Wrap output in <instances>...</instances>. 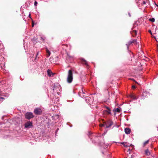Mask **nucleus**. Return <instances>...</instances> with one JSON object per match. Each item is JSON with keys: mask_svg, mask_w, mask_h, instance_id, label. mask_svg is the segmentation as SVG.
I'll use <instances>...</instances> for the list:
<instances>
[{"mask_svg": "<svg viewBox=\"0 0 158 158\" xmlns=\"http://www.w3.org/2000/svg\"><path fill=\"white\" fill-rule=\"evenodd\" d=\"M132 41H129L127 44H126V45L127 46V48H128V46L131 45L132 44Z\"/></svg>", "mask_w": 158, "mask_h": 158, "instance_id": "nucleus-18", "label": "nucleus"}, {"mask_svg": "<svg viewBox=\"0 0 158 158\" xmlns=\"http://www.w3.org/2000/svg\"><path fill=\"white\" fill-rule=\"evenodd\" d=\"M121 143L123 144L124 147H130L131 145V144H130L127 142H122Z\"/></svg>", "mask_w": 158, "mask_h": 158, "instance_id": "nucleus-7", "label": "nucleus"}, {"mask_svg": "<svg viewBox=\"0 0 158 158\" xmlns=\"http://www.w3.org/2000/svg\"><path fill=\"white\" fill-rule=\"evenodd\" d=\"M132 88L133 89H135V85H133L132 86Z\"/></svg>", "mask_w": 158, "mask_h": 158, "instance_id": "nucleus-28", "label": "nucleus"}, {"mask_svg": "<svg viewBox=\"0 0 158 158\" xmlns=\"http://www.w3.org/2000/svg\"><path fill=\"white\" fill-rule=\"evenodd\" d=\"M127 158L126 157V158Z\"/></svg>", "mask_w": 158, "mask_h": 158, "instance_id": "nucleus-35", "label": "nucleus"}, {"mask_svg": "<svg viewBox=\"0 0 158 158\" xmlns=\"http://www.w3.org/2000/svg\"><path fill=\"white\" fill-rule=\"evenodd\" d=\"M149 140H148L145 142L143 143V146H145V145H146V144H148L149 142Z\"/></svg>", "mask_w": 158, "mask_h": 158, "instance_id": "nucleus-20", "label": "nucleus"}, {"mask_svg": "<svg viewBox=\"0 0 158 158\" xmlns=\"http://www.w3.org/2000/svg\"><path fill=\"white\" fill-rule=\"evenodd\" d=\"M82 63L83 64H85V65H86L87 66H88L87 62L86 60H84V59H83L82 60Z\"/></svg>", "mask_w": 158, "mask_h": 158, "instance_id": "nucleus-12", "label": "nucleus"}, {"mask_svg": "<svg viewBox=\"0 0 158 158\" xmlns=\"http://www.w3.org/2000/svg\"><path fill=\"white\" fill-rule=\"evenodd\" d=\"M73 79V73L71 70L70 69L68 72V75L67 77V81L69 83H71Z\"/></svg>", "mask_w": 158, "mask_h": 158, "instance_id": "nucleus-2", "label": "nucleus"}, {"mask_svg": "<svg viewBox=\"0 0 158 158\" xmlns=\"http://www.w3.org/2000/svg\"><path fill=\"white\" fill-rule=\"evenodd\" d=\"M147 94V93L146 92H144L143 93V96H146V94Z\"/></svg>", "mask_w": 158, "mask_h": 158, "instance_id": "nucleus-23", "label": "nucleus"}, {"mask_svg": "<svg viewBox=\"0 0 158 158\" xmlns=\"http://www.w3.org/2000/svg\"><path fill=\"white\" fill-rule=\"evenodd\" d=\"M32 126V122L28 121L25 123V127L26 128H30Z\"/></svg>", "mask_w": 158, "mask_h": 158, "instance_id": "nucleus-6", "label": "nucleus"}, {"mask_svg": "<svg viewBox=\"0 0 158 158\" xmlns=\"http://www.w3.org/2000/svg\"><path fill=\"white\" fill-rule=\"evenodd\" d=\"M32 27H33L34 26V22L33 21H32Z\"/></svg>", "mask_w": 158, "mask_h": 158, "instance_id": "nucleus-27", "label": "nucleus"}, {"mask_svg": "<svg viewBox=\"0 0 158 158\" xmlns=\"http://www.w3.org/2000/svg\"><path fill=\"white\" fill-rule=\"evenodd\" d=\"M38 54H39V52H38L37 54V56L38 55Z\"/></svg>", "mask_w": 158, "mask_h": 158, "instance_id": "nucleus-33", "label": "nucleus"}, {"mask_svg": "<svg viewBox=\"0 0 158 158\" xmlns=\"http://www.w3.org/2000/svg\"><path fill=\"white\" fill-rule=\"evenodd\" d=\"M132 43H133L135 45H137L138 43L137 42V40L136 39H134L132 41Z\"/></svg>", "mask_w": 158, "mask_h": 158, "instance_id": "nucleus-15", "label": "nucleus"}, {"mask_svg": "<svg viewBox=\"0 0 158 158\" xmlns=\"http://www.w3.org/2000/svg\"><path fill=\"white\" fill-rule=\"evenodd\" d=\"M90 99V98L88 97H85V100H88L89 101Z\"/></svg>", "mask_w": 158, "mask_h": 158, "instance_id": "nucleus-21", "label": "nucleus"}, {"mask_svg": "<svg viewBox=\"0 0 158 158\" xmlns=\"http://www.w3.org/2000/svg\"><path fill=\"white\" fill-rule=\"evenodd\" d=\"M129 16H130H130H131V15H130V13H129Z\"/></svg>", "mask_w": 158, "mask_h": 158, "instance_id": "nucleus-34", "label": "nucleus"}, {"mask_svg": "<svg viewBox=\"0 0 158 158\" xmlns=\"http://www.w3.org/2000/svg\"><path fill=\"white\" fill-rule=\"evenodd\" d=\"M136 2L139 4L138 6L140 7V5H141L143 7H147L148 5L149 4V0H142L138 1V0H136Z\"/></svg>", "mask_w": 158, "mask_h": 158, "instance_id": "nucleus-1", "label": "nucleus"}, {"mask_svg": "<svg viewBox=\"0 0 158 158\" xmlns=\"http://www.w3.org/2000/svg\"><path fill=\"white\" fill-rule=\"evenodd\" d=\"M38 4V2L36 1H35L34 2V5L35 6H36Z\"/></svg>", "mask_w": 158, "mask_h": 158, "instance_id": "nucleus-22", "label": "nucleus"}, {"mask_svg": "<svg viewBox=\"0 0 158 158\" xmlns=\"http://www.w3.org/2000/svg\"><path fill=\"white\" fill-rule=\"evenodd\" d=\"M82 93L83 94H85V93L83 92V90H82Z\"/></svg>", "mask_w": 158, "mask_h": 158, "instance_id": "nucleus-32", "label": "nucleus"}, {"mask_svg": "<svg viewBox=\"0 0 158 158\" xmlns=\"http://www.w3.org/2000/svg\"><path fill=\"white\" fill-rule=\"evenodd\" d=\"M5 96L4 95H3L1 90L0 89V96Z\"/></svg>", "mask_w": 158, "mask_h": 158, "instance_id": "nucleus-24", "label": "nucleus"}, {"mask_svg": "<svg viewBox=\"0 0 158 158\" xmlns=\"http://www.w3.org/2000/svg\"><path fill=\"white\" fill-rule=\"evenodd\" d=\"M47 72L48 74L49 77H51L52 75H53V73H52L51 70L50 69H48L47 70Z\"/></svg>", "mask_w": 158, "mask_h": 158, "instance_id": "nucleus-10", "label": "nucleus"}, {"mask_svg": "<svg viewBox=\"0 0 158 158\" xmlns=\"http://www.w3.org/2000/svg\"><path fill=\"white\" fill-rule=\"evenodd\" d=\"M149 20L152 22H154L155 21V19L154 18H150L149 19Z\"/></svg>", "mask_w": 158, "mask_h": 158, "instance_id": "nucleus-19", "label": "nucleus"}, {"mask_svg": "<svg viewBox=\"0 0 158 158\" xmlns=\"http://www.w3.org/2000/svg\"><path fill=\"white\" fill-rule=\"evenodd\" d=\"M145 153L146 155L148 156L150 155V152L148 149L145 151Z\"/></svg>", "mask_w": 158, "mask_h": 158, "instance_id": "nucleus-16", "label": "nucleus"}, {"mask_svg": "<svg viewBox=\"0 0 158 158\" xmlns=\"http://www.w3.org/2000/svg\"><path fill=\"white\" fill-rule=\"evenodd\" d=\"M106 108L107 109V110H105L106 111L108 114H111L110 110L109 108L106 107Z\"/></svg>", "mask_w": 158, "mask_h": 158, "instance_id": "nucleus-17", "label": "nucleus"}, {"mask_svg": "<svg viewBox=\"0 0 158 158\" xmlns=\"http://www.w3.org/2000/svg\"><path fill=\"white\" fill-rule=\"evenodd\" d=\"M46 51L47 54V57H49L50 56L51 52L47 48H46Z\"/></svg>", "mask_w": 158, "mask_h": 158, "instance_id": "nucleus-11", "label": "nucleus"}, {"mask_svg": "<svg viewBox=\"0 0 158 158\" xmlns=\"http://www.w3.org/2000/svg\"><path fill=\"white\" fill-rule=\"evenodd\" d=\"M42 110L41 109L39 108H36L34 110V113L37 115H40L41 114Z\"/></svg>", "mask_w": 158, "mask_h": 158, "instance_id": "nucleus-4", "label": "nucleus"}, {"mask_svg": "<svg viewBox=\"0 0 158 158\" xmlns=\"http://www.w3.org/2000/svg\"><path fill=\"white\" fill-rule=\"evenodd\" d=\"M29 17H30V18H31V14H29Z\"/></svg>", "mask_w": 158, "mask_h": 158, "instance_id": "nucleus-31", "label": "nucleus"}, {"mask_svg": "<svg viewBox=\"0 0 158 158\" xmlns=\"http://www.w3.org/2000/svg\"><path fill=\"white\" fill-rule=\"evenodd\" d=\"M137 34L136 31L135 30H133L132 32V35L133 36H134L135 35H136Z\"/></svg>", "mask_w": 158, "mask_h": 158, "instance_id": "nucleus-14", "label": "nucleus"}, {"mask_svg": "<svg viewBox=\"0 0 158 158\" xmlns=\"http://www.w3.org/2000/svg\"><path fill=\"white\" fill-rule=\"evenodd\" d=\"M25 116L26 118L29 119L33 118L34 116L32 113L31 112H27L25 114Z\"/></svg>", "mask_w": 158, "mask_h": 158, "instance_id": "nucleus-5", "label": "nucleus"}, {"mask_svg": "<svg viewBox=\"0 0 158 158\" xmlns=\"http://www.w3.org/2000/svg\"><path fill=\"white\" fill-rule=\"evenodd\" d=\"M130 97L133 99L136 100L138 98L135 96L134 94H131L130 95Z\"/></svg>", "mask_w": 158, "mask_h": 158, "instance_id": "nucleus-9", "label": "nucleus"}, {"mask_svg": "<svg viewBox=\"0 0 158 158\" xmlns=\"http://www.w3.org/2000/svg\"><path fill=\"white\" fill-rule=\"evenodd\" d=\"M103 126H104V123H103V124H100V127H102Z\"/></svg>", "mask_w": 158, "mask_h": 158, "instance_id": "nucleus-25", "label": "nucleus"}, {"mask_svg": "<svg viewBox=\"0 0 158 158\" xmlns=\"http://www.w3.org/2000/svg\"><path fill=\"white\" fill-rule=\"evenodd\" d=\"M1 99H3L4 98L3 97H0V100H1Z\"/></svg>", "mask_w": 158, "mask_h": 158, "instance_id": "nucleus-29", "label": "nucleus"}, {"mask_svg": "<svg viewBox=\"0 0 158 158\" xmlns=\"http://www.w3.org/2000/svg\"><path fill=\"white\" fill-rule=\"evenodd\" d=\"M124 131L126 134H129L131 132V130L128 128H126L125 129Z\"/></svg>", "mask_w": 158, "mask_h": 158, "instance_id": "nucleus-8", "label": "nucleus"}, {"mask_svg": "<svg viewBox=\"0 0 158 158\" xmlns=\"http://www.w3.org/2000/svg\"><path fill=\"white\" fill-rule=\"evenodd\" d=\"M113 123V122L111 120H109L104 123V125L106 128H108L110 127Z\"/></svg>", "mask_w": 158, "mask_h": 158, "instance_id": "nucleus-3", "label": "nucleus"}, {"mask_svg": "<svg viewBox=\"0 0 158 158\" xmlns=\"http://www.w3.org/2000/svg\"><path fill=\"white\" fill-rule=\"evenodd\" d=\"M148 32L150 33L151 34H152V31H151L150 30H149L148 31Z\"/></svg>", "mask_w": 158, "mask_h": 158, "instance_id": "nucleus-26", "label": "nucleus"}, {"mask_svg": "<svg viewBox=\"0 0 158 158\" xmlns=\"http://www.w3.org/2000/svg\"><path fill=\"white\" fill-rule=\"evenodd\" d=\"M113 111L115 112H119L120 111V109L119 108H117L114 109Z\"/></svg>", "mask_w": 158, "mask_h": 158, "instance_id": "nucleus-13", "label": "nucleus"}, {"mask_svg": "<svg viewBox=\"0 0 158 158\" xmlns=\"http://www.w3.org/2000/svg\"><path fill=\"white\" fill-rule=\"evenodd\" d=\"M132 149H131L130 148H129L128 149V151L129 152H131Z\"/></svg>", "mask_w": 158, "mask_h": 158, "instance_id": "nucleus-30", "label": "nucleus"}]
</instances>
